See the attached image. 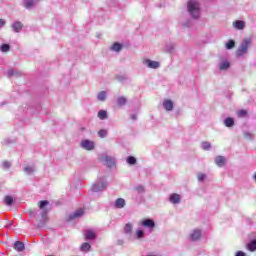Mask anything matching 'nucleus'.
<instances>
[{"mask_svg": "<svg viewBox=\"0 0 256 256\" xmlns=\"http://www.w3.org/2000/svg\"><path fill=\"white\" fill-rule=\"evenodd\" d=\"M188 11L194 19H199V15L201 13V5L195 0H190L188 2Z\"/></svg>", "mask_w": 256, "mask_h": 256, "instance_id": "1", "label": "nucleus"}, {"mask_svg": "<svg viewBox=\"0 0 256 256\" xmlns=\"http://www.w3.org/2000/svg\"><path fill=\"white\" fill-rule=\"evenodd\" d=\"M251 43V38H244V40L236 50V57H243V55L247 54Z\"/></svg>", "mask_w": 256, "mask_h": 256, "instance_id": "2", "label": "nucleus"}, {"mask_svg": "<svg viewBox=\"0 0 256 256\" xmlns=\"http://www.w3.org/2000/svg\"><path fill=\"white\" fill-rule=\"evenodd\" d=\"M85 215V210L83 208H80L76 210L73 214H70L67 216V221H73L75 219H79V217H83Z\"/></svg>", "mask_w": 256, "mask_h": 256, "instance_id": "3", "label": "nucleus"}, {"mask_svg": "<svg viewBox=\"0 0 256 256\" xmlns=\"http://www.w3.org/2000/svg\"><path fill=\"white\" fill-rule=\"evenodd\" d=\"M81 146L83 147V149H86V151H93V149H95V143L90 140H83L81 142Z\"/></svg>", "mask_w": 256, "mask_h": 256, "instance_id": "4", "label": "nucleus"}, {"mask_svg": "<svg viewBox=\"0 0 256 256\" xmlns=\"http://www.w3.org/2000/svg\"><path fill=\"white\" fill-rule=\"evenodd\" d=\"M190 239L191 241H199V239H201V230H193V232L190 234Z\"/></svg>", "mask_w": 256, "mask_h": 256, "instance_id": "5", "label": "nucleus"}, {"mask_svg": "<svg viewBox=\"0 0 256 256\" xmlns=\"http://www.w3.org/2000/svg\"><path fill=\"white\" fill-rule=\"evenodd\" d=\"M14 249L15 251H18V253L25 251V243L21 241L14 242Z\"/></svg>", "mask_w": 256, "mask_h": 256, "instance_id": "6", "label": "nucleus"}, {"mask_svg": "<svg viewBox=\"0 0 256 256\" xmlns=\"http://www.w3.org/2000/svg\"><path fill=\"white\" fill-rule=\"evenodd\" d=\"M144 63L149 69H159V62L157 61L145 60Z\"/></svg>", "mask_w": 256, "mask_h": 256, "instance_id": "7", "label": "nucleus"}, {"mask_svg": "<svg viewBox=\"0 0 256 256\" xmlns=\"http://www.w3.org/2000/svg\"><path fill=\"white\" fill-rule=\"evenodd\" d=\"M169 200L174 205H177V204L181 203V196L177 193H174L170 196Z\"/></svg>", "mask_w": 256, "mask_h": 256, "instance_id": "8", "label": "nucleus"}, {"mask_svg": "<svg viewBox=\"0 0 256 256\" xmlns=\"http://www.w3.org/2000/svg\"><path fill=\"white\" fill-rule=\"evenodd\" d=\"M143 227H148V229H153L155 227V222L152 219H146L141 222Z\"/></svg>", "mask_w": 256, "mask_h": 256, "instance_id": "9", "label": "nucleus"}, {"mask_svg": "<svg viewBox=\"0 0 256 256\" xmlns=\"http://www.w3.org/2000/svg\"><path fill=\"white\" fill-rule=\"evenodd\" d=\"M115 207L117 209H123L125 207V199L123 198H118L115 200Z\"/></svg>", "mask_w": 256, "mask_h": 256, "instance_id": "10", "label": "nucleus"}, {"mask_svg": "<svg viewBox=\"0 0 256 256\" xmlns=\"http://www.w3.org/2000/svg\"><path fill=\"white\" fill-rule=\"evenodd\" d=\"M163 107L166 111H173V102L171 100H165L163 102Z\"/></svg>", "mask_w": 256, "mask_h": 256, "instance_id": "11", "label": "nucleus"}, {"mask_svg": "<svg viewBox=\"0 0 256 256\" xmlns=\"http://www.w3.org/2000/svg\"><path fill=\"white\" fill-rule=\"evenodd\" d=\"M233 26L235 27V29H245V21L237 20L233 23Z\"/></svg>", "mask_w": 256, "mask_h": 256, "instance_id": "12", "label": "nucleus"}, {"mask_svg": "<svg viewBox=\"0 0 256 256\" xmlns=\"http://www.w3.org/2000/svg\"><path fill=\"white\" fill-rule=\"evenodd\" d=\"M127 104V98H125V96H120L118 97L117 99V107H123V105H126Z\"/></svg>", "mask_w": 256, "mask_h": 256, "instance_id": "13", "label": "nucleus"}, {"mask_svg": "<svg viewBox=\"0 0 256 256\" xmlns=\"http://www.w3.org/2000/svg\"><path fill=\"white\" fill-rule=\"evenodd\" d=\"M215 163L218 167H223V165H225V157L223 156H217L215 158Z\"/></svg>", "mask_w": 256, "mask_h": 256, "instance_id": "14", "label": "nucleus"}, {"mask_svg": "<svg viewBox=\"0 0 256 256\" xmlns=\"http://www.w3.org/2000/svg\"><path fill=\"white\" fill-rule=\"evenodd\" d=\"M105 161V165H107L108 167H114L115 165V159H113L112 157L106 156L104 158Z\"/></svg>", "mask_w": 256, "mask_h": 256, "instance_id": "15", "label": "nucleus"}, {"mask_svg": "<svg viewBox=\"0 0 256 256\" xmlns=\"http://www.w3.org/2000/svg\"><path fill=\"white\" fill-rule=\"evenodd\" d=\"M95 237H97L95 235V232H93L92 230H86L85 241H89L91 239H95Z\"/></svg>", "mask_w": 256, "mask_h": 256, "instance_id": "16", "label": "nucleus"}, {"mask_svg": "<svg viewBox=\"0 0 256 256\" xmlns=\"http://www.w3.org/2000/svg\"><path fill=\"white\" fill-rule=\"evenodd\" d=\"M246 249H248V251H256V239L250 241L247 245H246Z\"/></svg>", "mask_w": 256, "mask_h": 256, "instance_id": "17", "label": "nucleus"}, {"mask_svg": "<svg viewBox=\"0 0 256 256\" xmlns=\"http://www.w3.org/2000/svg\"><path fill=\"white\" fill-rule=\"evenodd\" d=\"M12 29H14V31L16 33H19V31H21V29H23V24L21 22H15L13 25H12Z\"/></svg>", "mask_w": 256, "mask_h": 256, "instance_id": "18", "label": "nucleus"}, {"mask_svg": "<svg viewBox=\"0 0 256 256\" xmlns=\"http://www.w3.org/2000/svg\"><path fill=\"white\" fill-rule=\"evenodd\" d=\"M112 51H116L117 53H119V51H121L123 49V46L121 44H119V42H115L112 47H111Z\"/></svg>", "mask_w": 256, "mask_h": 256, "instance_id": "19", "label": "nucleus"}, {"mask_svg": "<svg viewBox=\"0 0 256 256\" xmlns=\"http://www.w3.org/2000/svg\"><path fill=\"white\" fill-rule=\"evenodd\" d=\"M106 187H107V184H102L101 187H99V184H94V185L92 186V191H95V192H97V191H103V189H105Z\"/></svg>", "mask_w": 256, "mask_h": 256, "instance_id": "20", "label": "nucleus"}, {"mask_svg": "<svg viewBox=\"0 0 256 256\" xmlns=\"http://www.w3.org/2000/svg\"><path fill=\"white\" fill-rule=\"evenodd\" d=\"M224 125L226 127H233L235 125V120H233V118H226Z\"/></svg>", "mask_w": 256, "mask_h": 256, "instance_id": "21", "label": "nucleus"}, {"mask_svg": "<svg viewBox=\"0 0 256 256\" xmlns=\"http://www.w3.org/2000/svg\"><path fill=\"white\" fill-rule=\"evenodd\" d=\"M124 233H126V234L133 233V225H131V223H127L125 225Z\"/></svg>", "mask_w": 256, "mask_h": 256, "instance_id": "22", "label": "nucleus"}, {"mask_svg": "<svg viewBox=\"0 0 256 256\" xmlns=\"http://www.w3.org/2000/svg\"><path fill=\"white\" fill-rule=\"evenodd\" d=\"M4 203L5 205H8V206L13 205V196H5Z\"/></svg>", "mask_w": 256, "mask_h": 256, "instance_id": "23", "label": "nucleus"}, {"mask_svg": "<svg viewBox=\"0 0 256 256\" xmlns=\"http://www.w3.org/2000/svg\"><path fill=\"white\" fill-rule=\"evenodd\" d=\"M81 251H91V244L84 242L81 245Z\"/></svg>", "mask_w": 256, "mask_h": 256, "instance_id": "24", "label": "nucleus"}, {"mask_svg": "<svg viewBox=\"0 0 256 256\" xmlns=\"http://www.w3.org/2000/svg\"><path fill=\"white\" fill-rule=\"evenodd\" d=\"M229 67H231V64L229 62H222L220 64V70L221 71H225V69H229Z\"/></svg>", "mask_w": 256, "mask_h": 256, "instance_id": "25", "label": "nucleus"}, {"mask_svg": "<svg viewBox=\"0 0 256 256\" xmlns=\"http://www.w3.org/2000/svg\"><path fill=\"white\" fill-rule=\"evenodd\" d=\"M98 117H99V119H107V111H105V110H100L99 112H98Z\"/></svg>", "mask_w": 256, "mask_h": 256, "instance_id": "26", "label": "nucleus"}, {"mask_svg": "<svg viewBox=\"0 0 256 256\" xmlns=\"http://www.w3.org/2000/svg\"><path fill=\"white\" fill-rule=\"evenodd\" d=\"M135 163H137V159H136L135 157L129 156V157L127 158V164H128V165H135Z\"/></svg>", "mask_w": 256, "mask_h": 256, "instance_id": "27", "label": "nucleus"}, {"mask_svg": "<svg viewBox=\"0 0 256 256\" xmlns=\"http://www.w3.org/2000/svg\"><path fill=\"white\" fill-rule=\"evenodd\" d=\"M106 98H107V93L105 91H102L98 94L99 101H105Z\"/></svg>", "mask_w": 256, "mask_h": 256, "instance_id": "28", "label": "nucleus"}, {"mask_svg": "<svg viewBox=\"0 0 256 256\" xmlns=\"http://www.w3.org/2000/svg\"><path fill=\"white\" fill-rule=\"evenodd\" d=\"M47 205H49V201L47 200H41L39 203H38V207L40 209H43L44 207H47Z\"/></svg>", "mask_w": 256, "mask_h": 256, "instance_id": "29", "label": "nucleus"}, {"mask_svg": "<svg viewBox=\"0 0 256 256\" xmlns=\"http://www.w3.org/2000/svg\"><path fill=\"white\" fill-rule=\"evenodd\" d=\"M202 149H204V151H209V149H211V143L202 142Z\"/></svg>", "mask_w": 256, "mask_h": 256, "instance_id": "30", "label": "nucleus"}, {"mask_svg": "<svg viewBox=\"0 0 256 256\" xmlns=\"http://www.w3.org/2000/svg\"><path fill=\"white\" fill-rule=\"evenodd\" d=\"M11 47L9 46V44H2L1 46V51L2 53H7V51H9Z\"/></svg>", "mask_w": 256, "mask_h": 256, "instance_id": "31", "label": "nucleus"}, {"mask_svg": "<svg viewBox=\"0 0 256 256\" xmlns=\"http://www.w3.org/2000/svg\"><path fill=\"white\" fill-rule=\"evenodd\" d=\"M144 235H145V232H143V230H137L136 231L137 239H143Z\"/></svg>", "mask_w": 256, "mask_h": 256, "instance_id": "32", "label": "nucleus"}, {"mask_svg": "<svg viewBox=\"0 0 256 256\" xmlns=\"http://www.w3.org/2000/svg\"><path fill=\"white\" fill-rule=\"evenodd\" d=\"M233 47H235V41L233 40H229L226 44V48L227 49H233Z\"/></svg>", "mask_w": 256, "mask_h": 256, "instance_id": "33", "label": "nucleus"}, {"mask_svg": "<svg viewBox=\"0 0 256 256\" xmlns=\"http://www.w3.org/2000/svg\"><path fill=\"white\" fill-rule=\"evenodd\" d=\"M238 117H247V110H239L237 112Z\"/></svg>", "mask_w": 256, "mask_h": 256, "instance_id": "34", "label": "nucleus"}, {"mask_svg": "<svg viewBox=\"0 0 256 256\" xmlns=\"http://www.w3.org/2000/svg\"><path fill=\"white\" fill-rule=\"evenodd\" d=\"M98 135L101 139H103L104 137H107V130H100L98 132Z\"/></svg>", "mask_w": 256, "mask_h": 256, "instance_id": "35", "label": "nucleus"}, {"mask_svg": "<svg viewBox=\"0 0 256 256\" xmlns=\"http://www.w3.org/2000/svg\"><path fill=\"white\" fill-rule=\"evenodd\" d=\"M33 5H35V1L30 0V1H28V2L26 3L25 8H26V9H31V7H33Z\"/></svg>", "mask_w": 256, "mask_h": 256, "instance_id": "36", "label": "nucleus"}, {"mask_svg": "<svg viewBox=\"0 0 256 256\" xmlns=\"http://www.w3.org/2000/svg\"><path fill=\"white\" fill-rule=\"evenodd\" d=\"M3 169H9L11 167V163L9 161L2 162Z\"/></svg>", "mask_w": 256, "mask_h": 256, "instance_id": "37", "label": "nucleus"}, {"mask_svg": "<svg viewBox=\"0 0 256 256\" xmlns=\"http://www.w3.org/2000/svg\"><path fill=\"white\" fill-rule=\"evenodd\" d=\"M207 176L203 173L198 174L197 179L198 181H204Z\"/></svg>", "mask_w": 256, "mask_h": 256, "instance_id": "38", "label": "nucleus"}, {"mask_svg": "<svg viewBox=\"0 0 256 256\" xmlns=\"http://www.w3.org/2000/svg\"><path fill=\"white\" fill-rule=\"evenodd\" d=\"M244 137H245V139H253V134H251L249 132H245Z\"/></svg>", "mask_w": 256, "mask_h": 256, "instance_id": "39", "label": "nucleus"}, {"mask_svg": "<svg viewBox=\"0 0 256 256\" xmlns=\"http://www.w3.org/2000/svg\"><path fill=\"white\" fill-rule=\"evenodd\" d=\"M25 173H33V168L31 166H27L24 168Z\"/></svg>", "mask_w": 256, "mask_h": 256, "instance_id": "40", "label": "nucleus"}, {"mask_svg": "<svg viewBox=\"0 0 256 256\" xmlns=\"http://www.w3.org/2000/svg\"><path fill=\"white\" fill-rule=\"evenodd\" d=\"M235 256H247L243 251H237Z\"/></svg>", "mask_w": 256, "mask_h": 256, "instance_id": "41", "label": "nucleus"}, {"mask_svg": "<svg viewBox=\"0 0 256 256\" xmlns=\"http://www.w3.org/2000/svg\"><path fill=\"white\" fill-rule=\"evenodd\" d=\"M135 189H136V191H139L140 193L144 191L143 186H138Z\"/></svg>", "mask_w": 256, "mask_h": 256, "instance_id": "42", "label": "nucleus"}, {"mask_svg": "<svg viewBox=\"0 0 256 256\" xmlns=\"http://www.w3.org/2000/svg\"><path fill=\"white\" fill-rule=\"evenodd\" d=\"M5 25V20L0 19V27H3Z\"/></svg>", "mask_w": 256, "mask_h": 256, "instance_id": "43", "label": "nucleus"}, {"mask_svg": "<svg viewBox=\"0 0 256 256\" xmlns=\"http://www.w3.org/2000/svg\"><path fill=\"white\" fill-rule=\"evenodd\" d=\"M131 119H132L133 121H136L137 115H136V114H132V115H131Z\"/></svg>", "mask_w": 256, "mask_h": 256, "instance_id": "44", "label": "nucleus"}, {"mask_svg": "<svg viewBox=\"0 0 256 256\" xmlns=\"http://www.w3.org/2000/svg\"><path fill=\"white\" fill-rule=\"evenodd\" d=\"M8 73H9V75H13V71H11V70H9Z\"/></svg>", "mask_w": 256, "mask_h": 256, "instance_id": "45", "label": "nucleus"}, {"mask_svg": "<svg viewBox=\"0 0 256 256\" xmlns=\"http://www.w3.org/2000/svg\"><path fill=\"white\" fill-rule=\"evenodd\" d=\"M253 179H255V181H256V173L253 175Z\"/></svg>", "mask_w": 256, "mask_h": 256, "instance_id": "46", "label": "nucleus"}]
</instances>
